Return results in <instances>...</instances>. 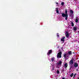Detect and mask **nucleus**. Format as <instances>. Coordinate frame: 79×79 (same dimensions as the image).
<instances>
[{
  "instance_id": "nucleus-1",
  "label": "nucleus",
  "mask_w": 79,
  "mask_h": 79,
  "mask_svg": "<svg viewBox=\"0 0 79 79\" xmlns=\"http://www.w3.org/2000/svg\"><path fill=\"white\" fill-rule=\"evenodd\" d=\"M65 13H62V17H65V20H67L68 19V11L67 10H65Z\"/></svg>"
},
{
  "instance_id": "nucleus-2",
  "label": "nucleus",
  "mask_w": 79,
  "mask_h": 79,
  "mask_svg": "<svg viewBox=\"0 0 79 79\" xmlns=\"http://www.w3.org/2000/svg\"><path fill=\"white\" fill-rule=\"evenodd\" d=\"M61 54H62L61 52H59L57 55V58H61Z\"/></svg>"
},
{
  "instance_id": "nucleus-3",
  "label": "nucleus",
  "mask_w": 79,
  "mask_h": 79,
  "mask_svg": "<svg viewBox=\"0 0 79 79\" xmlns=\"http://www.w3.org/2000/svg\"><path fill=\"white\" fill-rule=\"evenodd\" d=\"M73 64H74V60L72 59L69 61V65H72Z\"/></svg>"
},
{
  "instance_id": "nucleus-4",
  "label": "nucleus",
  "mask_w": 79,
  "mask_h": 79,
  "mask_svg": "<svg viewBox=\"0 0 79 79\" xmlns=\"http://www.w3.org/2000/svg\"><path fill=\"white\" fill-rule=\"evenodd\" d=\"M74 66L75 68H77L78 67V63H75Z\"/></svg>"
},
{
  "instance_id": "nucleus-5",
  "label": "nucleus",
  "mask_w": 79,
  "mask_h": 79,
  "mask_svg": "<svg viewBox=\"0 0 79 79\" xmlns=\"http://www.w3.org/2000/svg\"><path fill=\"white\" fill-rule=\"evenodd\" d=\"M70 12L71 13V14H70V16H72V15H73V13H74V12H73V10H70Z\"/></svg>"
},
{
  "instance_id": "nucleus-6",
  "label": "nucleus",
  "mask_w": 79,
  "mask_h": 79,
  "mask_svg": "<svg viewBox=\"0 0 79 79\" xmlns=\"http://www.w3.org/2000/svg\"><path fill=\"white\" fill-rule=\"evenodd\" d=\"M65 37L64 36H63L62 38L60 40L61 41H62V42H64L65 41Z\"/></svg>"
},
{
  "instance_id": "nucleus-7",
  "label": "nucleus",
  "mask_w": 79,
  "mask_h": 79,
  "mask_svg": "<svg viewBox=\"0 0 79 79\" xmlns=\"http://www.w3.org/2000/svg\"><path fill=\"white\" fill-rule=\"evenodd\" d=\"M52 53V50H49L48 51V55H50L51 53Z\"/></svg>"
},
{
  "instance_id": "nucleus-8",
  "label": "nucleus",
  "mask_w": 79,
  "mask_h": 79,
  "mask_svg": "<svg viewBox=\"0 0 79 79\" xmlns=\"http://www.w3.org/2000/svg\"><path fill=\"white\" fill-rule=\"evenodd\" d=\"M65 35L67 38H68L69 37V33L68 32H65Z\"/></svg>"
},
{
  "instance_id": "nucleus-9",
  "label": "nucleus",
  "mask_w": 79,
  "mask_h": 79,
  "mask_svg": "<svg viewBox=\"0 0 79 79\" xmlns=\"http://www.w3.org/2000/svg\"><path fill=\"white\" fill-rule=\"evenodd\" d=\"M68 66V64L67 63H65V64H64V66L65 69H66V68H67Z\"/></svg>"
},
{
  "instance_id": "nucleus-10",
  "label": "nucleus",
  "mask_w": 79,
  "mask_h": 79,
  "mask_svg": "<svg viewBox=\"0 0 79 79\" xmlns=\"http://www.w3.org/2000/svg\"><path fill=\"white\" fill-rule=\"evenodd\" d=\"M62 64V61H59V62H58L57 64L58 65H61Z\"/></svg>"
},
{
  "instance_id": "nucleus-11",
  "label": "nucleus",
  "mask_w": 79,
  "mask_h": 79,
  "mask_svg": "<svg viewBox=\"0 0 79 79\" xmlns=\"http://www.w3.org/2000/svg\"><path fill=\"white\" fill-rule=\"evenodd\" d=\"M79 22V20L78 19V18L77 17L76 18V19L75 20V22L76 23H78Z\"/></svg>"
},
{
  "instance_id": "nucleus-12",
  "label": "nucleus",
  "mask_w": 79,
  "mask_h": 79,
  "mask_svg": "<svg viewBox=\"0 0 79 79\" xmlns=\"http://www.w3.org/2000/svg\"><path fill=\"white\" fill-rule=\"evenodd\" d=\"M77 28L76 27H73V30L74 31H77Z\"/></svg>"
},
{
  "instance_id": "nucleus-13",
  "label": "nucleus",
  "mask_w": 79,
  "mask_h": 79,
  "mask_svg": "<svg viewBox=\"0 0 79 79\" xmlns=\"http://www.w3.org/2000/svg\"><path fill=\"white\" fill-rule=\"evenodd\" d=\"M69 54V55H72V52L71 51H69L68 52Z\"/></svg>"
},
{
  "instance_id": "nucleus-14",
  "label": "nucleus",
  "mask_w": 79,
  "mask_h": 79,
  "mask_svg": "<svg viewBox=\"0 0 79 79\" xmlns=\"http://www.w3.org/2000/svg\"><path fill=\"white\" fill-rule=\"evenodd\" d=\"M73 75H74V73H72L70 74V76L71 77H72L73 76Z\"/></svg>"
},
{
  "instance_id": "nucleus-15",
  "label": "nucleus",
  "mask_w": 79,
  "mask_h": 79,
  "mask_svg": "<svg viewBox=\"0 0 79 79\" xmlns=\"http://www.w3.org/2000/svg\"><path fill=\"white\" fill-rule=\"evenodd\" d=\"M71 25H72V26H74V23H73V22H71Z\"/></svg>"
},
{
  "instance_id": "nucleus-16",
  "label": "nucleus",
  "mask_w": 79,
  "mask_h": 79,
  "mask_svg": "<svg viewBox=\"0 0 79 79\" xmlns=\"http://www.w3.org/2000/svg\"><path fill=\"white\" fill-rule=\"evenodd\" d=\"M54 60H55V58L54 57L52 58L51 59V61H54Z\"/></svg>"
},
{
  "instance_id": "nucleus-17",
  "label": "nucleus",
  "mask_w": 79,
  "mask_h": 79,
  "mask_svg": "<svg viewBox=\"0 0 79 79\" xmlns=\"http://www.w3.org/2000/svg\"><path fill=\"white\" fill-rule=\"evenodd\" d=\"M77 74L76 73H75L74 75H73V79H75V76H76Z\"/></svg>"
},
{
  "instance_id": "nucleus-18",
  "label": "nucleus",
  "mask_w": 79,
  "mask_h": 79,
  "mask_svg": "<svg viewBox=\"0 0 79 79\" xmlns=\"http://www.w3.org/2000/svg\"><path fill=\"white\" fill-rule=\"evenodd\" d=\"M64 58H65L66 57V54H64Z\"/></svg>"
},
{
  "instance_id": "nucleus-19",
  "label": "nucleus",
  "mask_w": 79,
  "mask_h": 79,
  "mask_svg": "<svg viewBox=\"0 0 79 79\" xmlns=\"http://www.w3.org/2000/svg\"><path fill=\"white\" fill-rule=\"evenodd\" d=\"M61 5L62 6H63V5H64V2H62L61 3Z\"/></svg>"
},
{
  "instance_id": "nucleus-20",
  "label": "nucleus",
  "mask_w": 79,
  "mask_h": 79,
  "mask_svg": "<svg viewBox=\"0 0 79 79\" xmlns=\"http://www.w3.org/2000/svg\"><path fill=\"white\" fill-rule=\"evenodd\" d=\"M64 69H62V73H63V72H64Z\"/></svg>"
},
{
  "instance_id": "nucleus-21",
  "label": "nucleus",
  "mask_w": 79,
  "mask_h": 79,
  "mask_svg": "<svg viewBox=\"0 0 79 79\" xmlns=\"http://www.w3.org/2000/svg\"><path fill=\"white\" fill-rule=\"evenodd\" d=\"M57 74H60V71H59L58 70H57L56 71Z\"/></svg>"
},
{
  "instance_id": "nucleus-22",
  "label": "nucleus",
  "mask_w": 79,
  "mask_h": 79,
  "mask_svg": "<svg viewBox=\"0 0 79 79\" xmlns=\"http://www.w3.org/2000/svg\"><path fill=\"white\" fill-rule=\"evenodd\" d=\"M57 37H60V36L58 34V33L57 34Z\"/></svg>"
},
{
  "instance_id": "nucleus-23",
  "label": "nucleus",
  "mask_w": 79,
  "mask_h": 79,
  "mask_svg": "<svg viewBox=\"0 0 79 79\" xmlns=\"http://www.w3.org/2000/svg\"><path fill=\"white\" fill-rule=\"evenodd\" d=\"M71 68H73V66H71L70 67V68H69V70L71 69Z\"/></svg>"
},
{
  "instance_id": "nucleus-24",
  "label": "nucleus",
  "mask_w": 79,
  "mask_h": 79,
  "mask_svg": "<svg viewBox=\"0 0 79 79\" xmlns=\"http://www.w3.org/2000/svg\"><path fill=\"white\" fill-rule=\"evenodd\" d=\"M57 13H59V10H56Z\"/></svg>"
},
{
  "instance_id": "nucleus-25",
  "label": "nucleus",
  "mask_w": 79,
  "mask_h": 79,
  "mask_svg": "<svg viewBox=\"0 0 79 79\" xmlns=\"http://www.w3.org/2000/svg\"><path fill=\"white\" fill-rule=\"evenodd\" d=\"M56 11L58 10V8H56Z\"/></svg>"
},
{
  "instance_id": "nucleus-26",
  "label": "nucleus",
  "mask_w": 79,
  "mask_h": 79,
  "mask_svg": "<svg viewBox=\"0 0 79 79\" xmlns=\"http://www.w3.org/2000/svg\"><path fill=\"white\" fill-rule=\"evenodd\" d=\"M52 70H53H53H54V69H54V68H53V67H52Z\"/></svg>"
},
{
  "instance_id": "nucleus-27",
  "label": "nucleus",
  "mask_w": 79,
  "mask_h": 79,
  "mask_svg": "<svg viewBox=\"0 0 79 79\" xmlns=\"http://www.w3.org/2000/svg\"><path fill=\"white\" fill-rule=\"evenodd\" d=\"M56 4H58V2H56Z\"/></svg>"
},
{
  "instance_id": "nucleus-28",
  "label": "nucleus",
  "mask_w": 79,
  "mask_h": 79,
  "mask_svg": "<svg viewBox=\"0 0 79 79\" xmlns=\"http://www.w3.org/2000/svg\"><path fill=\"white\" fill-rule=\"evenodd\" d=\"M62 79H64V78H63Z\"/></svg>"
},
{
  "instance_id": "nucleus-29",
  "label": "nucleus",
  "mask_w": 79,
  "mask_h": 79,
  "mask_svg": "<svg viewBox=\"0 0 79 79\" xmlns=\"http://www.w3.org/2000/svg\"><path fill=\"white\" fill-rule=\"evenodd\" d=\"M73 54H74V53H75L74 52H73Z\"/></svg>"
},
{
  "instance_id": "nucleus-30",
  "label": "nucleus",
  "mask_w": 79,
  "mask_h": 79,
  "mask_svg": "<svg viewBox=\"0 0 79 79\" xmlns=\"http://www.w3.org/2000/svg\"><path fill=\"white\" fill-rule=\"evenodd\" d=\"M56 68H58V67H56Z\"/></svg>"
}]
</instances>
